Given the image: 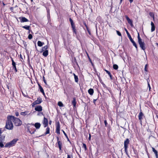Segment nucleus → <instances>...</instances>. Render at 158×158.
Wrapping results in <instances>:
<instances>
[{"mask_svg": "<svg viewBox=\"0 0 158 158\" xmlns=\"http://www.w3.org/2000/svg\"><path fill=\"white\" fill-rule=\"evenodd\" d=\"M9 118L12 120L15 126H19L22 125V121L19 119L12 115H9Z\"/></svg>", "mask_w": 158, "mask_h": 158, "instance_id": "obj_1", "label": "nucleus"}, {"mask_svg": "<svg viewBox=\"0 0 158 158\" xmlns=\"http://www.w3.org/2000/svg\"><path fill=\"white\" fill-rule=\"evenodd\" d=\"M9 116L7 117V121L6 122L5 128L7 129L12 130L13 128V126L12 122V120L9 119Z\"/></svg>", "mask_w": 158, "mask_h": 158, "instance_id": "obj_2", "label": "nucleus"}, {"mask_svg": "<svg viewBox=\"0 0 158 158\" xmlns=\"http://www.w3.org/2000/svg\"><path fill=\"white\" fill-rule=\"evenodd\" d=\"M138 42L141 48L144 50L146 48L144 46L145 44L144 42L142 41V39L140 38L139 33H138Z\"/></svg>", "mask_w": 158, "mask_h": 158, "instance_id": "obj_3", "label": "nucleus"}, {"mask_svg": "<svg viewBox=\"0 0 158 158\" xmlns=\"http://www.w3.org/2000/svg\"><path fill=\"white\" fill-rule=\"evenodd\" d=\"M18 140V139H13L11 141L7 143L5 146V147L6 148H10L14 146Z\"/></svg>", "mask_w": 158, "mask_h": 158, "instance_id": "obj_4", "label": "nucleus"}, {"mask_svg": "<svg viewBox=\"0 0 158 158\" xmlns=\"http://www.w3.org/2000/svg\"><path fill=\"white\" fill-rule=\"evenodd\" d=\"M130 143V141L129 140V139L128 138H127L126 139V140L124 141V149L125 152L126 153V154L128 155L127 153V148L128 147V144Z\"/></svg>", "mask_w": 158, "mask_h": 158, "instance_id": "obj_5", "label": "nucleus"}, {"mask_svg": "<svg viewBox=\"0 0 158 158\" xmlns=\"http://www.w3.org/2000/svg\"><path fill=\"white\" fill-rule=\"evenodd\" d=\"M42 100L41 98L39 97L37 98L36 100L34 101L32 104V106L34 107L36 105L41 103L42 102Z\"/></svg>", "mask_w": 158, "mask_h": 158, "instance_id": "obj_6", "label": "nucleus"}, {"mask_svg": "<svg viewBox=\"0 0 158 158\" xmlns=\"http://www.w3.org/2000/svg\"><path fill=\"white\" fill-rule=\"evenodd\" d=\"M128 38L129 39L130 41L131 42V43L133 44V45L135 47L136 49H137V46L136 43L134 41L133 39L131 37V35H130L128 37Z\"/></svg>", "mask_w": 158, "mask_h": 158, "instance_id": "obj_7", "label": "nucleus"}, {"mask_svg": "<svg viewBox=\"0 0 158 158\" xmlns=\"http://www.w3.org/2000/svg\"><path fill=\"white\" fill-rule=\"evenodd\" d=\"M139 117V119L140 121V123H142V120L143 119V117H144L145 116L144 115L143 113L141 111L139 114V115L138 116Z\"/></svg>", "mask_w": 158, "mask_h": 158, "instance_id": "obj_8", "label": "nucleus"}, {"mask_svg": "<svg viewBox=\"0 0 158 158\" xmlns=\"http://www.w3.org/2000/svg\"><path fill=\"white\" fill-rule=\"evenodd\" d=\"M60 126L59 122H58L57 123V124L56 126V132L58 134H60Z\"/></svg>", "mask_w": 158, "mask_h": 158, "instance_id": "obj_9", "label": "nucleus"}, {"mask_svg": "<svg viewBox=\"0 0 158 158\" xmlns=\"http://www.w3.org/2000/svg\"><path fill=\"white\" fill-rule=\"evenodd\" d=\"M125 17L128 23L130 25L131 27H133V25L132 23V21L130 19L127 15H126Z\"/></svg>", "mask_w": 158, "mask_h": 158, "instance_id": "obj_10", "label": "nucleus"}, {"mask_svg": "<svg viewBox=\"0 0 158 158\" xmlns=\"http://www.w3.org/2000/svg\"><path fill=\"white\" fill-rule=\"evenodd\" d=\"M56 138L59 150H61L62 148V143L61 141L59 140V138L58 137H57Z\"/></svg>", "mask_w": 158, "mask_h": 158, "instance_id": "obj_11", "label": "nucleus"}, {"mask_svg": "<svg viewBox=\"0 0 158 158\" xmlns=\"http://www.w3.org/2000/svg\"><path fill=\"white\" fill-rule=\"evenodd\" d=\"M19 19L21 20L20 21L21 23H23L28 21V19H27L25 17H19Z\"/></svg>", "mask_w": 158, "mask_h": 158, "instance_id": "obj_12", "label": "nucleus"}, {"mask_svg": "<svg viewBox=\"0 0 158 158\" xmlns=\"http://www.w3.org/2000/svg\"><path fill=\"white\" fill-rule=\"evenodd\" d=\"M35 110L36 111L40 112L42 110V108L41 106H36L35 107Z\"/></svg>", "mask_w": 158, "mask_h": 158, "instance_id": "obj_13", "label": "nucleus"}, {"mask_svg": "<svg viewBox=\"0 0 158 158\" xmlns=\"http://www.w3.org/2000/svg\"><path fill=\"white\" fill-rule=\"evenodd\" d=\"M43 124H44V127H47L48 124V119L45 118V117H44Z\"/></svg>", "mask_w": 158, "mask_h": 158, "instance_id": "obj_14", "label": "nucleus"}, {"mask_svg": "<svg viewBox=\"0 0 158 158\" xmlns=\"http://www.w3.org/2000/svg\"><path fill=\"white\" fill-rule=\"evenodd\" d=\"M151 31L152 32H153L155 30V25L154 23H153L152 22H151Z\"/></svg>", "mask_w": 158, "mask_h": 158, "instance_id": "obj_15", "label": "nucleus"}, {"mask_svg": "<svg viewBox=\"0 0 158 158\" xmlns=\"http://www.w3.org/2000/svg\"><path fill=\"white\" fill-rule=\"evenodd\" d=\"M34 126L36 129H39L40 127L41 124L40 123H36L34 124Z\"/></svg>", "mask_w": 158, "mask_h": 158, "instance_id": "obj_16", "label": "nucleus"}, {"mask_svg": "<svg viewBox=\"0 0 158 158\" xmlns=\"http://www.w3.org/2000/svg\"><path fill=\"white\" fill-rule=\"evenodd\" d=\"M72 105L73 106V107H75L76 104V99L75 98H73V100L72 102Z\"/></svg>", "mask_w": 158, "mask_h": 158, "instance_id": "obj_17", "label": "nucleus"}, {"mask_svg": "<svg viewBox=\"0 0 158 158\" xmlns=\"http://www.w3.org/2000/svg\"><path fill=\"white\" fill-rule=\"evenodd\" d=\"M88 92L90 95H92L94 93V90L93 89L90 88L88 90Z\"/></svg>", "mask_w": 158, "mask_h": 158, "instance_id": "obj_18", "label": "nucleus"}, {"mask_svg": "<svg viewBox=\"0 0 158 158\" xmlns=\"http://www.w3.org/2000/svg\"><path fill=\"white\" fill-rule=\"evenodd\" d=\"M153 152L154 153L156 158H158V152L153 147L152 148Z\"/></svg>", "mask_w": 158, "mask_h": 158, "instance_id": "obj_19", "label": "nucleus"}, {"mask_svg": "<svg viewBox=\"0 0 158 158\" xmlns=\"http://www.w3.org/2000/svg\"><path fill=\"white\" fill-rule=\"evenodd\" d=\"M48 50H45L43 51V55L45 57H46L48 55Z\"/></svg>", "mask_w": 158, "mask_h": 158, "instance_id": "obj_20", "label": "nucleus"}, {"mask_svg": "<svg viewBox=\"0 0 158 158\" xmlns=\"http://www.w3.org/2000/svg\"><path fill=\"white\" fill-rule=\"evenodd\" d=\"M72 29L73 31V33H74L76 35L77 34V30L76 29V27L75 26H73V27H72Z\"/></svg>", "mask_w": 158, "mask_h": 158, "instance_id": "obj_21", "label": "nucleus"}, {"mask_svg": "<svg viewBox=\"0 0 158 158\" xmlns=\"http://www.w3.org/2000/svg\"><path fill=\"white\" fill-rule=\"evenodd\" d=\"M37 44L39 46L41 47L44 44V43L40 41H38L37 42Z\"/></svg>", "mask_w": 158, "mask_h": 158, "instance_id": "obj_22", "label": "nucleus"}, {"mask_svg": "<svg viewBox=\"0 0 158 158\" xmlns=\"http://www.w3.org/2000/svg\"><path fill=\"white\" fill-rule=\"evenodd\" d=\"M73 75L74 77L75 81V82L77 83L78 81V76L76 75L75 73H73Z\"/></svg>", "mask_w": 158, "mask_h": 158, "instance_id": "obj_23", "label": "nucleus"}, {"mask_svg": "<svg viewBox=\"0 0 158 158\" xmlns=\"http://www.w3.org/2000/svg\"><path fill=\"white\" fill-rule=\"evenodd\" d=\"M28 111H26L23 112H21L20 113V114L22 115L25 116L28 114Z\"/></svg>", "mask_w": 158, "mask_h": 158, "instance_id": "obj_24", "label": "nucleus"}, {"mask_svg": "<svg viewBox=\"0 0 158 158\" xmlns=\"http://www.w3.org/2000/svg\"><path fill=\"white\" fill-rule=\"evenodd\" d=\"M106 72L108 74V75L110 77V78L111 80L112 79V75L108 71V70H106L105 69V70Z\"/></svg>", "mask_w": 158, "mask_h": 158, "instance_id": "obj_25", "label": "nucleus"}, {"mask_svg": "<svg viewBox=\"0 0 158 158\" xmlns=\"http://www.w3.org/2000/svg\"><path fill=\"white\" fill-rule=\"evenodd\" d=\"M49 133H50V128L49 127H47L46 129V131L45 133V135H44L49 134Z\"/></svg>", "mask_w": 158, "mask_h": 158, "instance_id": "obj_26", "label": "nucleus"}, {"mask_svg": "<svg viewBox=\"0 0 158 158\" xmlns=\"http://www.w3.org/2000/svg\"><path fill=\"white\" fill-rule=\"evenodd\" d=\"M69 21L71 23V27L75 26L73 21L71 18L69 19Z\"/></svg>", "mask_w": 158, "mask_h": 158, "instance_id": "obj_27", "label": "nucleus"}, {"mask_svg": "<svg viewBox=\"0 0 158 158\" xmlns=\"http://www.w3.org/2000/svg\"><path fill=\"white\" fill-rule=\"evenodd\" d=\"M37 83L39 86V89H40V91L41 92H43L44 91L43 89L39 83L38 82Z\"/></svg>", "mask_w": 158, "mask_h": 158, "instance_id": "obj_28", "label": "nucleus"}, {"mask_svg": "<svg viewBox=\"0 0 158 158\" xmlns=\"http://www.w3.org/2000/svg\"><path fill=\"white\" fill-rule=\"evenodd\" d=\"M30 27L29 26L25 25L24 26H22V27L27 30H29Z\"/></svg>", "mask_w": 158, "mask_h": 158, "instance_id": "obj_29", "label": "nucleus"}, {"mask_svg": "<svg viewBox=\"0 0 158 158\" xmlns=\"http://www.w3.org/2000/svg\"><path fill=\"white\" fill-rule=\"evenodd\" d=\"M62 131H63V133L64 134V135L66 137L68 141L69 142H70V141L69 139V138H68V136L65 133V131L63 130H62Z\"/></svg>", "mask_w": 158, "mask_h": 158, "instance_id": "obj_30", "label": "nucleus"}, {"mask_svg": "<svg viewBox=\"0 0 158 158\" xmlns=\"http://www.w3.org/2000/svg\"><path fill=\"white\" fill-rule=\"evenodd\" d=\"M48 48V46L47 45H46L44 46V47H43L42 48V51L41 52H42L43 51H44L45 50H47V49Z\"/></svg>", "mask_w": 158, "mask_h": 158, "instance_id": "obj_31", "label": "nucleus"}, {"mask_svg": "<svg viewBox=\"0 0 158 158\" xmlns=\"http://www.w3.org/2000/svg\"><path fill=\"white\" fill-rule=\"evenodd\" d=\"M28 130L29 131V132L31 134H34L35 131H36V130L35 129L33 130H30L29 129H28Z\"/></svg>", "mask_w": 158, "mask_h": 158, "instance_id": "obj_32", "label": "nucleus"}, {"mask_svg": "<svg viewBox=\"0 0 158 158\" xmlns=\"http://www.w3.org/2000/svg\"><path fill=\"white\" fill-rule=\"evenodd\" d=\"M113 68L114 69L117 70L118 68V66L116 64H114L113 65Z\"/></svg>", "mask_w": 158, "mask_h": 158, "instance_id": "obj_33", "label": "nucleus"}, {"mask_svg": "<svg viewBox=\"0 0 158 158\" xmlns=\"http://www.w3.org/2000/svg\"><path fill=\"white\" fill-rule=\"evenodd\" d=\"M58 105L60 107H63L64 106L63 103L60 101L58 102Z\"/></svg>", "mask_w": 158, "mask_h": 158, "instance_id": "obj_34", "label": "nucleus"}, {"mask_svg": "<svg viewBox=\"0 0 158 158\" xmlns=\"http://www.w3.org/2000/svg\"><path fill=\"white\" fill-rule=\"evenodd\" d=\"M3 141H2L1 140H0V147L1 148H3L4 147V146L2 143Z\"/></svg>", "mask_w": 158, "mask_h": 158, "instance_id": "obj_35", "label": "nucleus"}, {"mask_svg": "<svg viewBox=\"0 0 158 158\" xmlns=\"http://www.w3.org/2000/svg\"><path fill=\"white\" fill-rule=\"evenodd\" d=\"M28 39L29 40L31 39L32 38V35L31 34H29L28 36Z\"/></svg>", "mask_w": 158, "mask_h": 158, "instance_id": "obj_36", "label": "nucleus"}, {"mask_svg": "<svg viewBox=\"0 0 158 158\" xmlns=\"http://www.w3.org/2000/svg\"><path fill=\"white\" fill-rule=\"evenodd\" d=\"M11 59H12L11 60H12V65H13V66H16L15 63L14 62V60L12 59V58H11Z\"/></svg>", "mask_w": 158, "mask_h": 158, "instance_id": "obj_37", "label": "nucleus"}, {"mask_svg": "<svg viewBox=\"0 0 158 158\" xmlns=\"http://www.w3.org/2000/svg\"><path fill=\"white\" fill-rule=\"evenodd\" d=\"M125 31H126V33H127V35L128 37L130 35V34L128 32V31L127 30L126 28H125Z\"/></svg>", "mask_w": 158, "mask_h": 158, "instance_id": "obj_38", "label": "nucleus"}, {"mask_svg": "<svg viewBox=\"0 0 158 158\" xmlns=\"http://www.w3.org/2000/svg\"><path fill=\"white\" fill-rule=\"evenodd\" d=\"M82 147L84 148L85 150H86L87 149L86 146L85 144L84 143H83Z\"/></svg>", "mask_w": 158, "mask_h": 158, "instance_id": "obj_39", "label": "nucleus"}, {"mask_svg": "<svg viewBox=\"0 0 158 158\" xmlns=\"http://www.w3.org/2000/svg\"><path fill=\"white\" fill-rule=\"evenodd\" d=\"M116 32L118 35L119 36H121L122 35L121 33L118 31H116Z\"/></svg>", "mask_w": 158, "mask_h": 158, "instance_id": "obj_40", "label": "nucleus"}, {"mask_svg": "<svg viewBox=\"0 0 158 158\" xmlns=\"http://www.w3.org/2000/svg\"><path fill=\"white\" fill-rule=\"evenodd\" d=\"M47 15L48 18L50 16V14H49V10L47 9Z\"/></svg>", "mask_w": 158, "mask_h": 158, "instance_id": "obj_41", "label": "nucleus"}, {"mask_svg": "<svg viewBox=\"0 0 158 158\" xmlns=\"http://www.w3.org/2000/svg\"><path fill=\"white\" fill-rule=\"evenodd\" d=\"M43 81H44V83L46 85H47V82L45 80V77L44 76L43 77Z\"/></svg>", "mask_w": 158, "mask_h": 158, "instance_id": "obj_42", "label": "nucleus"}, {"mask_svg": "<svg viewBox=\"0 0 158 158\" xmlns=\"http://www.w3.org/2000/svg\"><path fill=\"white\" fill-rule=\"evenodd\" d=\"M4 137H3L2 136H0V140H1L2 141H3L4 140Z\"/></svg>", "mask_w": 158, "mask_h": 158, "instance_id": "obj_43", "label": "nucleus"}, {"mask_svg": "<svg viewBox=\"0 0 158 158\" xmlns=\"http://www.w3.org/2000/svg\"><path fill=\"white\" fill-rule=\"evenodd\" d=\"M148 66V64H146L145 65V68H144V70L145 71L147 72L148 70L147 69V67Z\"/></svg>", "mask_w": 158, "mask_h": 158, "instance_id": "obj_44", "label": "nucleus"}, {"mask_svg": "<svg viewBox=\"0 0 158 158\" xmlns=\"http://www.w3.org/2000/svg\"><path fill=\"white\" fill-rule=\"evenodd\" d=\"M86 29H87V30L89 34L90 35H91V32H90V30H89V28H88V27H87Z\"/></svg>", "mask_w": 158, "mask_h": 158, "instance_id": "obj_45", "label": "nucleus"}, {"mask_svg": "<svg viewBox=\"0 0 158 158\" xmlns=\"http://www.w3.org/2000/svg\"><path fill=\"white\" fill-rule=\"evenodd\" d=\"M148 88H149V91H150V89H151V86H150V84L149 83H148Z\"/></svg>", "mask_w": 158, "mask_h": 158, "instance_id": "obj_46", "label": "nucleus"}, {"mask_svg": "<svg viewBox=\"0 0 158 158\" xmlns=\"http://www.w3.org/2000/svg\"><path fill=\"white\" fill-rule=\"evenodd\" d=\"M13 69H15V72H17V71L16 66H13Z\"/></svg>", "mask_w": 158, "mask_h": 158, "instance_id": "obj_47", "label": "nucleus"}, {"mask_svg": "<svg viewBox=\"0 0 158 158\" xmlns=\"http://www.w3.org/2000/svg\"><path fill=\"white\" fill-rule=\"evenodd\" d=\"M15 115L16 116H18L19 115V113L18 112H16L15 113Z\"/></svg>", "mask_w": 158, "mask_h": 158, "instance_id": "obj_48", "label": "nucleus"}, {"mask_svg": "<svg viewBox=\"0 0 158 158\" xmlns=\"http://www.w3.org/2000/svg\"><path fill=\"white\" fill-rule=\"evenodd\" d=\"M104 123H105V125L106 127L107 125V121H106V120H104Z\"/></svg>", "mask_w": 158, "mask_h": 158, "instance_id": "obj_49", "label": "nucleus"}, {"mask_svg": "<svg viewBox=\"0 0 158 158\" xmlns=\"http://www.w3.org/2000/svg\"><path fill=\"white\" fill-rule=\"evenodd\" d=\"M67 158H73V157L72 156H71L70 157V156L68 154L67 155Z\"/></svg>", "mask_w": 158, "mask_h": 158, "instance_id": "obj_50", "label": "nucleus"}, {"mask_svg": "<svg viewBox=\"0 0 158 158\" xmlns=\"http://www.w3.org/2000/svg\"><path fill=\"white\" fill-rule=\"evenodd\" d=\"M91 137V135L89 134V140H90Z\"/></svg>", "mask_w": 158, "mask_h": 158, "instance_id": "obj_51", "label": "nucleus"}, {"mask_svg": "<svg viewBox=\"0 0 158 158\" xmlns=\"http://www.w3.org/2000/svg\"><path fill=\"white\" fill-rule=\"evenodd\" d=\"M130 2V3H131L132 2H133L134 0H128Z\"/></svg>", "mask_w": 158, "mask_h": 158, "instance_id": "obj_52", "label": "nucleus"}, {"mask_svg": "<svg viewBox=\"0 0 158 158\" xmlns=\"http://www.w3.org/2000/svg\"><path fill=\"white\" fill-rule=\"evenodd\" d=\"M84 25H85V26L86 27V28L87 27H87L86 23H84Z\"/></svg>", "mask_w": 158, "mask_h": 158, "instance_id": "obj_53", "label": "nucleus"}, {"mask_svg": "<svg viewBox=\"0 0 158 158\" xmlns=\"http://www.w3.org/2000/svg\"><path fill=\"white\" fill-rule=\"evenodd\" d=\"M103 85V86L104 87H106V85H105V84L104 83L103 84V85Z\"/></svg>", "mask_w": 158, "mask_h": 158, "instance_id": "obj_54", "label": "nucleus"}, {"mask_svg": "<svg viewBox=\"0 0 158 158\" xmlns=\"http://www.w3.org/2000/svg\"><path fill=\"white\" fill-rule=\"evenodd\" d=\"M97 99H94V103H95V102L96 101Z\"/></svg>", "mask_w": 158, "mask_h": 158, "instance_id": "obj_55", "label": "nucleus"}, {"mask_svg": "<svg viewBox=\"0 0 158 158\" xmlns=\"http://www.w3.org/2000/svg\"><path fill=\"white\" fill-rule=\"evenodd\" d=\"M2 132L1 131V129H0V136H1V134H2Z\"/></svg>", "mask_w": 158, "mask_h": 158, "instance_id": "obj_56", "label": "nucleus"}, {"mask_svg": "<svg viewBox=\"0 0 158 158\" xmlns=\"http://www.w3.org/2000/svg\"><path fill=\"white\" fill-rule=\"evenodd\" d=\"M41 93L43 94L44 96H45V94L44 91L43 92H42Z\"/></svg>", "mask_w": 158, "mask_h": 158, "instance_id": "obj_57", "label": "nucleus"}, {"mask_svg": "<svg viewBox=\"0 0 158 158\" xmlns=\"http://www.w3.org/2000/svg\"><path fill=\"white\" fill-rule=\"evenodd\" d=\"M40 114H43V113L42 112V113H40L38 114L37 115H40Z\"/></svg>", "mask_w": 158, "mask_h": 158, "instance_id": "obj_58", "label": "nucleus"}, {"mask_svg": "<svg viewBox=\"0 0 158 158\" xmlns=\"http://www.w3.org/2000/svg\"><path fill=\"white\" fill-rule=\"evenodd\" d=\"M123 0H120V3H119V4H121V3H122V2L123 1Z\"/></svg>", "mask_w": 158, "mask_h": 158, "instance_id": "obj_59", "label": "nucleus"}, {"mask_svg": "<svg viewBox=\"0 0 158 158\" xmlns=\"http://www.w3.org/2000/svg\"><path fill=\"white\" fill-rule=\"evenodd\" d=\"M134 153L135 154V155L136 154V152L135 151V150H134Z\"/></svg>", "mask_w": 158, "mask_h": 158, "instance_id": "obj_60", "label": "nucleus"}, {"mask_svg": "<svg viewBox=\"0 0 158 158\" xmlns=\"http://www.w3.org/2000/svg\"><path fill=\"white\" fill-rule=\"evenodd\" d=\"M23 43H24V45H26V42H24Z\"/></svg>", "mask_w": 158, "mask_h": 158, "instance_id": "obj_61", "label": "nucleus"}, {"mask_svg": "<svg viewBox=\"0 0 158 158\" xmlns=\"http://www.w3.org/2000/svg\"><path fill=\"white\" fill-rule=\"evenodd\" d=\"M3 5L4 6H5L6 5L4 2H3Z\"/></svg>", "mask_w": 158, "mask_h": 158, "instance_id": "obj_62", "label": "nucleus"}, {"mask_svg": "<svg viewBox=\"0 0 158 158\" xmlns=\"http://www.w3.org/2000/svg\"><path fill=\"white\" fill-rule=\"evenodd\" d=\"M30 30H29V31L28 32V33H29H29H30Z\"/></svg>", "mask_w": 158, "mask_h": 158, "instance_id": "obj_63", "label": "nucleus"}, {"mask_svg": "<svg viewBox=\"0 0 158 158\" xmlns=\"http://www.w3.org/2000/svg\"><path fill=\"white\" fill-rule=\"evenodd\" d=\"M156 45L158 47V43H156Z\"/></svg>", "mask_w": 158, "mask_h": 158, "instance_id": "obj_64", "label": "nucleus"}]
</instances>
